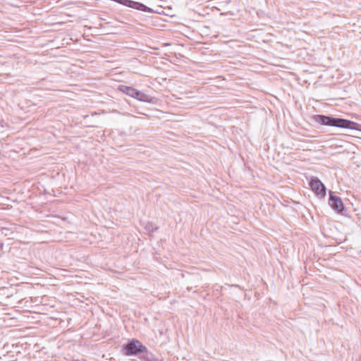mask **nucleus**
<instances>
[{"instance_id":"1","label":"nucleus","mask_w":361,"mask_h":361,"mask_svg":"<svg viewBox=\"0 0 361 361\" xmlns=\"http://www.w3.org/2000/svg\"><path fill=\"white\" fill-rule=\"evenodd\" d=\"M312 120L321 125L338 127L341 128L351 129V130H360L361 125L354 121L341 118H334L329 116L317 114L312 116Z\"/></svg>"},{"instance_id":"2","label":"nucleus","mask_w":361,"mask_h":361,"mask_svg":"<svg viewBox=\"0 0 361 361\" xmlns=\"http://www.w3.org/2000/svg\"><path fill=\"white\" fill-rule=\"evenodd\" d=\"M126 355H136L138 353L147 351V348L144 346L139 341L133 339L128 343L123 348Z\"/></svg>"},{"instance_id":"3","label":"nucleus","mask_w":361,"mask_h":361,"mask_svg":"<svg viewBox=\"0 0 361 361\" xmlns=\"http://www.w3.org/2000/svg\"><path fill=\"white\" fill-rule=\"evenodd\" d=\"M310 185L316 195L321 197L326 195V187L318 178H312L310 182Z\"/></svg>"},{"instance_id":"4","label":"nucleus","mask_w":361,"mask_h":361,"mask_svg":"<svg viewBox=\"0 0 361 361\" xmlns=\"http://www.w3.org/2000/svg\"><path fill=\"white\" fill-rule=\"evenodd\" d=\"M329 204L330 207L338 213H341L344 210V205L341 198L334 195L331 191L329 192Z\"/></svg>"},{"instance_id":"5","label":"nucleus","mask_w":361,"mask_h":361,"mask_svg":"<svg viewBox=\"0 0 361 361\" xmlns=\"http://www.w3.org/2000/svg\"><path fill=\"white\" fill-rule=\"evenodd\" d=\"M118 89L119 91L122 92L123 93H124L133 98L134 97L135 94L136 93V90H137L135 88H134L133 87L126 86V85H119Z\"/></svg>"},{"instance_id":"6","label":"nucleus","mask_w":361,"mask_h":361,"mask_svg":"<svg viewBox=\"0 0 361 361\" xmlns=\"http://www.w3.org/2000/svg\"><path fill=\"white\" fill-rule=\"evenodd\" d=\"M133 98L137 99L141 102H151L152 101V98L150 96L137 90H136V93L135 94Z\"/></svg>"}]
</instances>
